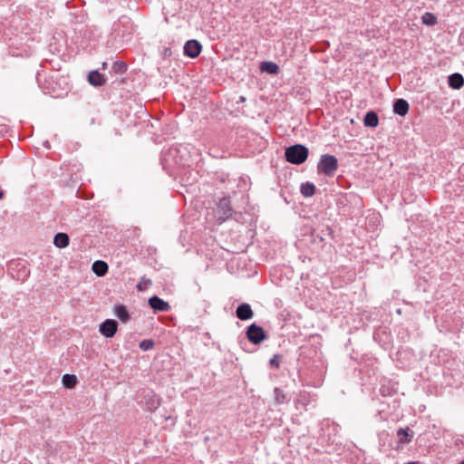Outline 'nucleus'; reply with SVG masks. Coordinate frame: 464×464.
I'll use <instances>...</instances> for the list:
<instances>
[{"label":"nucleus","instance_id":"obj_15","mask_svg":"<svg viewBox=\"0 0 464 464\" xmlns=\"http://www.w3.org/2000/svg\"><path fill=\"white\" fill-rule=\"evenodd\" d=\"M92 271L98 276H103L108 271V265L106 262L98 260L92 264Z\"/></svg>","mask_w":464,"mask_h":464},{"label":"nucleus","instance_id":"obj_27","mask_svg":"<svg viewBox=\"0 0 464 464\" xmlns=\"http://www.w3.org/2000/svg\"><path fill=\"white\" fill-rule=\"evenodd\" d=\"M3 196H4V193L2 191H0V199L3 198Z\"/></svg>","mask_w":464,"mask_h":464},{"label":"nucleus","instance_id":"obj_5","mask_svg":"<svg viewBox=\"0 0 464 464\" xmlns=\"http://www.w3.org/2000/svg\"><path fill=\"white\" fill-rule=\"evenodd\" d=\"M202 46L197 40H189L184 45L185 55L196 58L200 54Z\"/></svg>","mask_w":464,"mask_h":464},{"label":"nucleus","instance_id":"obj_7","mask_svg":"<svg viewBox=\"0 0 464 464\" xmlns=\"http://www.w3.org/2000/svg\"><path fill=\"white\" fill-rule=\"evenodd\" d=\"M160 403L161 398L155 393H150L145 397V407L150 412L155 411L160 406Z\"/></svg>","mask_w":464,"mask_h":464},{"label":"nucleus","instance_id":"obj_19","mask_svg":"<svg viewBox=\"0 0 464 464\" xmlns=\"http://www.w3.org/2000/svg\"><path fill=\"white\" fill-rule=\"evenodd\" d=\"M114 313L121 321L127 322L129 320V313L124 305H116Z\"/></svg>","mask_w":464,"mask_h":464},{"label":"nucleus","instance_id":"obj_12","mask_svg":"<svg viewBox=\"0 0 464 464\" xmlns=\"http://www.w3.org/2000/svg\"><path fill=\"white\" fill-rule=\"evenodd\" d=\"M89 82L93 86H102L105 84L106 78L103 74L100 73L97 71H92L88 75Z\"/></svg>","mask_w":464,"mask_h":464},{"label":"nucleus","instance_id":"obj_16","mask_svg":"<svg viewBox=\"0 0 464 464\" xmlns=\"http://www.w3.org/2000/svg\"><path fill=\"white\" fill-rule=\"evenodd\" d=\"M363 123L365 126L369 127H376L379 124V119L377 114L374 111H369L366 113L363 119Z\"/></svg>","mask_w":464,"mask_h":464},{"label":"nucleus","instance_id":"obj_26","mask_svg":"<svg viewBox=\"0 0 464 464\" xmlns=\"http://www.w3.org/2000/svg\"><path fill=\"white\" fill-rule=\"evenodd\" d=\"M107 68V63H102V69H106Z\"/></svg>","mask_w":464,"mask_h":464},{"label":"nucleus","instance_id":"obj_4","mask_svg":"<svg viewBox=\"0 0 464 464\" xmlns=\"http://www.w3.org/2000/svg\"><path fill=\"white\" fill-rule=\"evenodd\" d=\"M118 324L115 320L107 319L101 324L99 331L106 338H111L117 333Z\"/></svg>","mask_w":464,"mask_h":464},{"label":"nucleus","instance_id":"obj_8","mask_svg":"<svg viewBox=\"0 0 464 464\" xmlns=\"http://www.w3.org/2000/svg\"><path fill=\"white\" fill-rule=\"evenodd\" d=\"M149 304L155 311L167 312L170 309V305L169 304V303L165 302L164 300L160 299L158 296L150 297L149 299Z\"/></svg>","mask_w":464,"mask_h":464},{"label":"nucleus","instance_id":"obj_24","mask_svg":"<svg viewBox=\"0 0 464 464\" xmlns=\"http://www.w3.org/2000/svg\"><path fill=\"white\" fill-rule=\"evenodd\" d=\"M276 400L278 403H283L285 401V395L282 391L278 388L275 389Z\"/></svg>","mask_w":464,"mask_h":464},{"label":"nucleus","instance_id":"obj_22","mask_svg":"<svg viewBox=\"0 0 464 464\" xmlns=\"http://www.w3.org/2000/svg\"><path fill=\"white\" fill-rule=\"evenodd\" d=\"M112 71L115 73L122 74L127 71V64L122 61H117L112 65Z\"/></svg>","mask_w":464,"mask_h":464},{"label":"nucleus","instance_id":"obj_9","mask_svg":"<svg viewBox=\"0 0 464 464\" xmlns=\"http://www.w3.org/2000/svg\"><path fill=\"white\" fill-rule=\"evenodd\" d=\"M254 313L248 304H242L237 308V316L240 320L251 319Z\"/></svg>","mask_w":464,"mask_h":464},{"label":"nucleus","instance_id":"obj_29","mask_svg":"<svg viewBox=\"0 0 464 464\" xmlns=\"http://www.w3.org/2000/svg\"><path fill=\"white\" fill-rule=\"evenodd\" d=\"M459 464H464V459Z\"/></svg>","mask_w":464,"mask_h":464},{"label":"nucleus","instance_id":"obj_10","mask_svg":"<svg viewBox=\"0 0 464 464\" xmlns=\"http://www.w3.org/2000/svg\"><path fill=\"white\" fill-rule=\"evenodd\" d=\"M397 437L400 444L409 443L413 438V431L409 428H401L397 430Z\"/></svg>","mask_w":464,"mask_h":464},{"label":"nucleus","instance_id":"obj_13","mask_svg":"<svg viewBox=\"0 0 464 464\" xmlns=\"http://www.w3.org/2000/svg\"><path fill=\"white\" fill-rule=\"evenodd\" d=\"M449 85L455 90L460 89L464 85V78L460 73H453L449 77Z\"/></svg>","mask_w":464,"mask_h":464},{"label":"nucleus","instance_id":"obj_14","mask_svg":"<svg viewBox=\"0 0 464 464\" xmlns=\"http://www.w3.org/2000/svg\"><path fill=\"white\" fill-rule=\"evenodd\" d=\"M70 238L65 233H58L54 236L53 244L58 248H64L69 246Z\"/></svg>","mask_w":464,"mask_h":464},{"label":"nucleus","instance_id":"obj_28","mask_svg":"<svg viewBox=\"0 0 464 464\" xmlns=\"http://www.w3.org/2000/svg\"><path fill=\"white\" fill-rule=\"evenodd\" d=\"M240 102H245V98L244 97H240Z\"/></svg>","mask_w":464,"mask_h":464},{"label":"nucleus","instance_id":"obj_21","mask_svg":"<svg viewBox=\"0 0 464 464\" xmlns=\"http://www.w3.org/2000/svg\"><path fill=\"white\" fill-rule=\"evenodd\" d=\"M421 21L424 24H427V25H435L437 24V17L432 14V13H430V12H426L422 17H421Z\"/></svg>","mask_w":464,"mask_h":464},{"label":"nucleus","instance_id":"obj_11","mask_svg":"<svg viewBox=\"0 0 464 464\" xmlns=\"http://www.w3.org/2000/svg\"><path fill=\"white\" fill-rule=\"evenodd\" d=\"M393 111L400 116H405L409 111V103L403 99L396 100L393 104Z\"/></svg>","mask_w":464,"mask_h":464},{"label":"nucleus","instance_id":"obj_25","mask_svg":"<svg viewBox=\"0 0 464 464\" xmlns=\"http://www.w3.org/2000/svg\"><path fill=\"white\" fill-rule=\"evenodd\" d=\"M278 358V355H275L271 360H270V364L271 365H274L276 366V368H279V362L277 360Z\"/></svg>","mask_w":464,"mask_h":464},{"label":"nucleus","instance_id":"obj_2","mask_svg":"<svg viewBox=\"0 0 464 464\" xmlns=\"http://www.w3.org/2000/svg\"><path fill=\"white\" fill-rule=\"evenodd\" d=\"M338 168L337 159L329 154L323 155L318 162L317 169L327 176H333Z\"/></svg>","mask_w":464,"mask_h":464},{"label":"nucleus","instance_id":"obj_18","mask_svg":"<svg viewBox=\"0 0 464 464\" xmlns=\"http://www.w3.org/2000/svg\"><path fill=\"white\" fill-rule=\"evenodd\" d=\"M62 382L65 388L72 389L77 384V377L73 374H64Z\"/></svg>","mask_w":464,"mask_h":464},{"label":"nucleus","instance_id":"obj_20","mask_svg":"<svg viewBox=\"0 0 464 464\" xmlns=\"http://www.w3.org/2000/svg\"><path fill=\"white\" fill-rule=\"evenodd\" d=\"M315 192V186L313 183L306 182L301 186V193L304 197H312Z\"/></svg>","mask_w":464,"mask_h":464},{"label":"nucleus","instance_id":"obj_23","mask_svg":"<svg viewBox=\"0 0 464 464\" xmlns=\"http://www.w3.org/2000/svg\"><path fill=\"white\" fill-rule=\"evenodd\" d=\"M139 346L143 351H149L153 348L154 342L152 340H143Z\"/></svg>","mask_w":464,"mask_h":464},{"label":"nucleus","instance_id":"obj_3","mask_svg":"<svg viewBox=\"0 0 464 464\" xmlns=\"http://www.w3.org/2000/svg\"><path fill=\"white\" fill-rule=\"evenodd\" d=\"M246 337L254 344H259L266 339V334L261 326L252 324L247 327Z\"/></svg>","mask_w":464,"mask_h":464},{"label":"nucleus","instance_id":"obj_17","mask_svg":"<svg viewBox=\"0 0 464 464\" xmlns=\"http://www.w3.org/2000/svg\"><path fill=\"white\" fill-rule=\"evenodd\" d=\"M262 72H266L271 74H276L279 72V66L272 62H263L260 65Z\"/></svg>","mask_w":464,"mask_h":464},{"label":"nucleus","instance_id":"obj_6","mask_svg":"<svg viewBox=\"0 0 464 464\" xmlns=\"http://www.w3.org/2000/svg\"><path fill=\"white\" fill-rule=\"evenodd\" d=\"M218 211L221 214L218 218L221 221H225L231 216L232 208L230 207V200L227 198H223L218 204Z\"/></svg>","mask_w":464,"mask_h":464},{"label":"nucleus","instance_id":"obj_1","mask_svg":"<svg viewBox=\"0 0 464 464\" xmlns=\"http://www.w3.org/2000/svg\"><path fill=\"white\" fill-rule=\"evenodd\" d=\"M308 149L301 144L293 145L285 150V160L292 164H302L308 157Z\"/></svg>","mask_w":464,"mask_h":464}]
</instances>
